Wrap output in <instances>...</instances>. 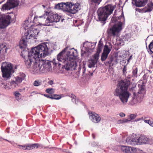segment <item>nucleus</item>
<instances>
[{"mask_svg":"<svg viewBox=\"0 0 153 153\" xmlns=\"http://www.w3.org/2000/svg\"><path fill=\"white\" fill-rule=\"evenodd\" d=\"M76 52L74 48L62 51L58 54L56 59H54L52 62L55 65L58 64L60 65L61 63L58 62H60L66 70H74L77 65L74 59L76 56Z\"/></svg>","mask_w":153,"mask_h":153,"instance_id":"obj_1","label":"nucleus"},{"mask_svg":"<svg viewBox=\"0 0 153 153\" xmlns=\"http://www.w3.org/2000/svg\"><path fill=\"white\" fill-rule=\"evenodd\" d=\"M130 82L128 79H125L120 81L115 91V95L118 97L123 105H126L131 94L128 91Z\"/></svg>","mask_w":153,"mask_h":153,"instance_id":"obj_2","label":"nucleus"},{"mask_svg":"<svg viewBox=\"0 0 153 153\" xmlns=\"http://www.w3.org/2000/svg\"><path fill=\"white\" fill-rule=\"evenodd\" d=\"M48 43H42L32 48L29 52V56H33L35 59H41L50 54Z\"/></svg>","mask_w":153,"mask_h":153,"instance_id":"obj_3","label":"nucleus"},{"mask_svg":"<svg viewBox=\"0 0 153 153\" xmlns=\"http://www.w3.org/2000/svg\"><path fill=\"white\" fill-rule=\"evenodd\" d=\"M38 20H40L42 19H45V23H39V25L50 26L51 23L59 22L61 17L56 13L45 11L42 15L38 17Z\"/></svg>","mask_w":153,"mask_h":153,"instance_id":"obj_4","label":"nucleus"},{"mask_svg":"<svg viewBox=\"0 0 153 153\" xmlns=\"http://www.w3.org/2000/svg\"><path fill=\"white\" fill-rule=\"evenodd\" d=\"M141 82L143 83V81H141ZM138 85L139 88L137 92H136L135 91L136 85L135 84H133V87L130 88V91H132L133 92L132 99L130 102L131 105L140 102L145 93V89L143 84V85L138 84Z\"/></svg>","mask_w":153,"mask_h":153,"instance_id":"obj_5","label":"nucleus"},{"mask_svg":"<svg viewBox=\"0 0 153 153\" xmlns=\"http://www.w3.org/2000/svg\"><path fill=\"white\" fill-rule=\"evenodd\" d=\"M124 18L123 16V13L122 12L121 15L118 17V20L117 22L109 29V33L114 36H117L123 29L124 25Z\"/></svg>","mask_w":153,"mask_h":153,"instance_id":"obj_6","label":"nucleus"},{"mask_svg":"<svg viewBox=\"0 0 153 153\" xmlns=\"http://www.w3.org/2000/svg\"><path fill=\"white\" fill-rule=\"evenodd\" d=\"M2 76L6 80L9 79L14 72L13 65L10 62H3L1 65Z\"/></svg>","mask_w":153,"mask_h":153,"instance_id":"obj_7","label":"nucleus"},{"mask_svg":"<svg viewBox=\"0 0 153 153\" xmlns=\"http://www.w3.org/2000/svg\"><path fill=\"white\" fill-rule=\"evenodd\" d=\"M39 33V30L35 27L30 28L25 34V37L27 39H36Z\"/></svg>","mask_w":153,"mask_h":153,"instance_id":"obj_8","label":"nucleus"},{"mask_svg":"<svg viewBox=\"0 0 153 153\" xmlns=\"http://www.w3.org/2000/svg\"><path fill=\"white\" fill-rule=\"evenodd\" d=\"M136 138L137 145L153 144V139L148 138L144 135H141L140 136H137Z\"/></svg>","mask_w":153,"mask_h":153,"instance_id":"obj_9","label":"nucleus"},{"mask_svg":"<svg viewBox=\"0 0 153 153\" xmlns=\"http://www.w3.org/2000/svg\"><path fill=\"white\" fill-rule=\"evenodd\" d=\"M81 5L79 3L74 4L69 2L68 12L74 14L78 12L81 9Z\"/></svg>","mask_w":153,"mask_h":153,"instance_id":"obj_10","label":"nucleus"},{"mask_svg":"<svg viewBox=\"0 0 153 153\" xmlns=\"http://www.w3.org/2000/svg\"><path fill=\"white\" fill-rule=\"evenodd\" d=\"M19 2L18 0H9L6 3L3 5L1 9L2 11L10 10L11 8L18 6Z\"/></svg>","mask_w":153,"mask_h":153,"instance_id":"obj_11","label":"nucleus"},{"mask_svg":"<svg viewBox=\"0 0 153 153\" xmlns=\"http://www.w3.org/2000/svg\"><path fill=\"white\" fill-rule=\"evenodd\" d=\"M10 16L9 15H0V29L5 28L10 23Z\"/></svg>","mask_w":153,"mask_h":153,"instance_id":"obj_12","label":"nucleus"},{"mask_svg":"<svg viewBox=\"0 0 153 153\" xmlns=\"http://www.w3.org/2000/svg\"><path fill=\"white\" fill-rule=\"evenodd\" d=\"M40 59H36L34 62L33 65L31 67L30 71L33 74H39L42 73V70Z\"/></svg>","mask_w":153,"mask_h":153,"instance_id":"obj_13","label":"nucleus"},{"mask_svg":"<svg viewBox=\"0 0 153 153\" xmlns=\"http://www.w3.org/2000/svg\"><path fill=\"white\" fill-rule=\"evenodd\" d=\"M40 63L41 66L42 73L49 71L51 70V62L49 60L40 59Z\"/></svg>","mask_w":153,"mask_h":153,"instance_id":"obj_14","label":"nucleus"},{"mask_svg":"<svg viewBox=\"0 0 153 153\" xmlns=\"http://www.w3.org/2000/svg\"><path fill=\"white\" fill-rule=\"evenodd\" d=\"M98 17L99 20L102 22L105 21L108 15L104 12V10L102 8H99L97 11Z\"/></svg>","mask_w":153,"mask_h":153,"instance_id":"obj_15","label":"nucleus"},{"mask_svg":"<svg viewBox=\"0 0 153 153\" xmlns=\"http://www.w3.org/2000/svg\"><path fill=\"white\" fill-rule=\"evenodd\" d=\"M89 117L90 120L95 123H97L100 122L101 118L100 115L98 114L93 112H88Z\"/></svg>","mask_w":153,"mask_h":153,"instance_id":"obj_16","label":"nucleus"},{"mask_svg":"<svg viewBox=\"0 0 153 153\" xmlns=\"http://www.w3.org/2000/svg\"><path fill=\"white\" fill-rule=\"evenodd\" d=\"M92 46V44L88 42H85L83 44V47L81 49V55L83 56L84 54L90 52V47Z\"/></svg>","mask_w":153,"mask_h":153,"instance_id":"obj_17","label":"nucleus"},{"mask_svg":"<svg viewBox=\"0 0 153 153\" xmlns=\"http://www.w3.org/2000/svg\"><path fill=\"white\" fill-rule=\"evenodd\" d=\"M120 148L121 151L125 153H134L136 151L135 148L129 146H120Z\"/></svg>","mask_w":153,"mask_h":153,"instance_id":"obj_18","label":"nucleus"},{"mask_svg":"<svg viewBox=\"0 0 153 153\" xmlns=\"http://www.w3.org/2000/svg\"><path fill=\"white\" fill-rule=\"evenodd\" d=\"M99 58L98 53L95 54L93 56V59L88 61V66L89 68L95 67V65L97 63V60Z\"/></svg>","mask_w":153,"mask_h":153,"instance_id":"obj_19","label":"nucleus"},{"mask_svg":"<svg viewBox=\"0 0 153 153\" xmlns=\"http://www.w3.org/2000/svg\"><path fill=\"white\" fill-rule=\"evenodd\" d=\"M69 2L65 3H58L55 6V7L58 9L61 10L63 11L68 12V9Z\"/></svg>","mask_w":153,"mask_h":153,"instance_id":"obj_20","label":"nucleus"},{"mask_svg":"<svg viewBox=\"0 0 153 153\" xmlns=\"http://www.w3.org/2000/svg\"><path fill=\"white\" fill-rule=\"evenodd\" d=\"M29 52L28 53V57L27 59H25V62L26 66L28 68L31 67L32 63H34L36 59H35L33 56H29Z\"/></svg>","mask_w":153,"mask_h":153,"instance_id":"obj_21","label":"nucleus"},{"mask_svg":"<svg viewBox=\"0 0 153 153\" xmlns=\"http://www.w3.org/2000/svg\"><path fill=\"white\" fill-rule=\"evenodd\" d=\"M103 10L104 12L106 13L108 16L110 15L113 12L114 7L111 4H108L103 7H101Z\"/></svg>","mask_w":153,"mask_h":153,"instance_id":"obj_22","label":"nucleus"},{"mask_svg":"<svg viewBox=\"0 0 153 153\" xmlns=\"http://www.w3.org/2000/svg\"><path fill=\"white\" fill-rule=\"evenodd\" d=\"M148 0H132V4L134 6L138 7L144 6L146 4Z\"/></svg>","mask_w":153,"mask_h":153,"instance_id":"obj_23","label":"nucleus"},{"mask_svg":"<svg viewBox=\"0 0 153 153\" xmlns=\"http://www.w3.org/2000/svg\"><path fill=\"white\" fill-rule=\"evenodd\" d=\"M153 9V3L150 2L148 3L147 7L144 8L143 9H136V11L138 10L139 12L141 11L143 12H147L151 11Z\"/></svg>","mask_w":153,"mask_h":153,"instance_id":"obj_24","label":"nucleus"},{"mask_svg":"<svg viewBox=\"0 0 153 153\" xmlns=\"http://www.w3.org/2000/svg\"><path fill=\"white\" fill-rule=\"evenodd\" d=\"M8 48L5 44H0V55H4L7 53Z\"/></svg>","mask_w":153,"mask_h":153,"instance_id":"obj_25","label":"nucleus"},{"mask_svg":"<svg viewBox=\"0 0 153 153\" xmlns=\"http://www.w3.org/2000/svg\"><path fill=\"white\" fill-rule=\"evenodd\" d=\"M30 20L28 19L25 21L24 23V28L25 30H29L32 27V24Z\"/></svg>","mask_w":153,"mask_h":153,"instance_id":"obj_26","label":"nucleus"},{"mask_svg":"<svg viewBox=\"0 0 153 153\" xmlns=\"http://www.w3.org/2000/svg\"><path fill=\"white\" fill-rule=\"evenodd\" d=\"M27 39L25 37V36L21 40L19 43V47L20 48H25L26 47L27 43L26 40Z\"/></svg>","mask_w":153,"mask_h":153,"instance_id":"obj_27","label":"nucleus"},{"mask_svg":"<svg viewBox=\"0 0 153 153\" xmlns=\"http://www.w3.org/2000/svg\"><path fill=\"white\" fill-rule=\"evenodd\" d=\"M25 75L24 73H22L20 76L16 77L15 78V81L18 84L21 83L25 78Z\"/></svg>","mask_w":153,"mask_h":153,"instance_id":"obj_28","label":"nucleus"},{"mask_svg":"<svg viewBox=\"0 0 153 153\" xmlns=\"http://www.w3.org/2000/svg\"><path fill=\"white\" fill-rule=\"evenodd\" d=\"M126 143L128 144L132 145H137V141L136 137L131 139L130 138L128 137L126 140Z\"/></svg>","mask_w":153,"mask_h":153,"instance_id":"obj_29","label":"nucleus"},{"mask_svg":"<svg viewBox=\"0 0 153 153\" xmlns=\"http://www.w3.org/2000/svg\"><path fill=\"white\" fill-rule=\"evenodd\" d=\"M39 145L38 144L35 143L33 144H27V150H30L35 148H37L38 147Z\"/></svg>","mask_w":153,"mask_h":153,"instance_id":"obj_30","label":"nucleus"},{"mask_svg":"<svg viewBox=\"0 0 153 153\" xmlns=\"http://www.w3.org/2000/svg\"><path fill=\"white\" fill-rule=\"evenodd\" d=\"M111 51V49L109 48L107 45H105L103 52L108 54Z\"/></svg>","mask_w":153,"mask_h":153,"instance_id":"obj_31","label":"nucleus"},{"mask_svg":"<svg viewBox=\"0 0 153 153\" xmlns=\"http://www.w3.org/2000/svg\"><path fill=\"white\" fill-rule=\"evenodd\" d=\"M10 84L11 88H16L18 86V83L14 80L11 81L10 82Z\"/></svg>","mask_w":153,"mask_h":153,"instance_id":"obj_32","label":"nucleus"},{"mask_svg":"<svg viewBox=\"0 0 153 153\" xmlns=\"http://www.w3.org/2000/svg\"><path fill=\"white\" fill-rule=\"evenodd\" d=\"M91 4H94L96 5H99L102 0H89Z\"/></svg>","mask_w":153,"mask_h":153,"instance_id":"obj_33","label":"nucleus"},{"mask_svg":"<svg viewBox=\"0 0 153 153\" xmlns=\"http://www.w3.org/2000/svg\"><path fill=\"white\" fill-rule=\"evenodd\" d=\"M42 81L40 80H36L33 83V85L35 86L38 87L42 84Z\"/></svg>","mask_w":153,"mask_h":153,"instance_id":"obj_34","label":"nucleus"},{"mask_svg":"<svg viewBox=\"0 0 153 153\" xmlns=\"http://www.w3.org/2000/svg\"><path fill=\"white\" fill-rule=\"evenodd\" d=\"M14 94L15 96L16 99L17 100H19L21 99V94L18 91H16L14 92Z\"/></svg>","mask_w":153,"mask_h":153,"instance_id":"obj_35","label":"nucleus"},{"mask_svg":"<svg viewBox=\"0 0 153 153\" xmlns=\"http://www.w3.org/2000/svg\"><path fill=\"white\" fill-rule=\"evenodd\" d=\"M102 45H103L102 44L100 43V42H99L98 45L97 52L96 54H97L98 53L99 55L101 51L102 50Z\"/></svg>","mask_w":153,"mask_h":153,"instance_id":"obj_36","label":"nucleus"},{"mask_svg":"<svg viewBox=\"0 0 153 153\" xmlns=\"http://www.w3.org/2000/svg\"><path fill=\"white\" fill-rule=\"evenodd\" d=\"M108 55V54L103 52L101 57V60L102 61H104L105 60L106 58H107Z\"/></svg>","mask_w":153,"mask_h":153,"instance_id":"obj_37","label":"nucleus"},{"mask_svg":"<svg viewBox=\"0 0 153 153\" xmlns=\"http://www.w3.org/2000/svg\"><path fill=\"white\" fill-rule=\"evenodd\" d=\"M149 47L150 51L153 53V40L150 43Z\"/></svg>","mask_w":153,"mask_h":153,"instance_id":"obj_38","label":"nucleus"},{"mask_svg":"<svg viewBox=\"0 0 153 153\" xmlns=\"http://www.w3.org/2000/svg\"><path fill=\"white\" fill-rule=\"evenodd\" d=\"M137 115L134 114H131L129 116V118L128 120V122L130 121L131 120H133L135 118Z\"/></svg>","mask_w":153,"mask_h":153,"instance_id":"obj_39","label":"nucleus"},{"mask_svg":"<svg viewBox=\"0 0 153 153\" xmlns=\"http://www.w3.org/2000/svg\"><path fill=\"white\" fill-rule=\"evenodd\" d=\"M128 122V120L127 119H124L123 120H120L117 122L118 123H126Z\"/></svg>","mask_w":153,"mask_h":153,"instance_id":"obj_40","label":"nucleus"},{"mask_svg":"<svg viewBox=\"0 0 153 153\" xmlns=\"http://www.w3.org/2000/svg\"><path fill=\"white\" fill-rule=\"evenodd\" d=\"M82 75L86 77L87 76L88 71H87V73L86 72V69L85 67H83L82 69Z\"/></svg>","mask_w":153,"mask_h":153,"instance_id":"obj_41","label":"nucleus"},{"mask_svg":"<svg viewBox=\"0 0 153 153\" xmlns=\"http://www.w3.org/2000/svg\"><path fill=\"white\" fill-rule=\"evenodd\" d=\"M18 146L19 148L20 149L23 150H27V144L24 145H18Z\"/></svg>","mask_w":153,"mask_h":153,"instance_id":"obj_42","label":"nucleus"},{"mask_svg":"<svg viewBox=\"0 0 153 153\" xmlns=\"http://www.w3.org/2000/svg\"><path fill=\"white\" fill-rule=\"evenodd\" d=\"M54 90L53 88H48L46 90L47 93L49 94H52L54 92Z\"/></svg>","mask_w":153,"mask_h":153,"instance_id":"obj_43","label":"nucleus"},{"mask_svg":"<svg viewBox=\"0 0 153 153\" xmlns=\"http://www.w3.org/2000/svg\"><path fill=\"white\" fill-rule=\"evenodd\" d=\"M137 68H136L134 70H133L132 73L133 74V75L135 76H137Z\"/></svg>","mask_w":153,"mask_h":153,"instance_id":"obj_44","label":"nucleus"},{"mask_svg":"<svg viewBox=\"0 0 153 153\" xmlns=\"http://www.w3.org/2000/svg\"><path fill=\"white\" fill-rule=\"evenodd\" d=\"M53 98V99L59 100L61 98V97L58 95H55L54 97H52Z\"/></svg>","mask_w":153,"mask_h":153,"instance_id":"obj_45","label":"nucleus"},{"mask_svg":"<svg viewBox=\"0 0 153 153\" xmlns=\"http://www.w3.org/2000/svg\"><path fill=\"white\" fill-rule=\"evenodd\" d=\"M48 83L50 85H52L54 84L53 81L52 80H49L48 82Z\"/></svg>","mask_w":153,"mask_h":153,"instance_id":"obj_46","label":"nucleus"},{"mask_svg":"<svg viewBox=\"0 0 153 153\" xmlns=\"http://www.w3.org/2000/svg\"><path fill=\"white\" fill-rule=\"evenodd\" d=\"M119 115L121 117H124L126 115L124 113L121 112L119 114Z\"/></svg>","mask_w":153,"mask_h":153,"instance_id":"obj_47","label":"nucleus"},{"mask_svg":"<svg viewBox=\"0 0 153 153\" xmlns=\"http://www.w3.org/2000/svg\"><path fill=\"white\" fill-rule=\"evenodd\" d=\"M72 97L73 98V99H72V101L73 102H74V101H75V103H76V97L74 95H73L72 96Z\"/></svg>","mask_w":153,"mask_h":153,"instance_id":"obj_48","label":"nucleus"},{"mask_svg":"<svg viewBox=\"0 0 153 153\" xmlns=\"http://www.w3.org/2000/svg\"><path fill=\"white\" fill-rule=\"evenodd\" d=\"M151 122V121L149 120H144V122L145 123L148 124L149 125L150 124Z\"/></svg>","mask_w":153,"mask_h":153,"instance_id":"obj_49","label":"nucleus"},{"mask_svg":"<svg viewBox=\"0 0 153 153\" xmlns=\"http://www.w3.org/2000/svg\"><path fill=\"white\" fill-rule=\"evenodd\" d=\"M126 68L125 67H124L123 69V71L124 74H125V72L126 71Z\"/></svg>","mask_w":153,"mask_h":153,"instance_id":"obj_50","label":"nucleus"},{"mask_svg":"<svg viewBox=\"0 0 153 153\" xmlns=\"http://www.w3.org/2000/svg\"><path fill=\"white\" fill-rule=\"evenodd\" d=\"M45 96L47 97L48 98H53V97H50L49 95H46L45 94H44V95Z\"/></svg>","mask_w":153,"mask_h":153,"instance_id":"obj_51","label":"nucleus"},{"mask_svg":"<svg viewBox=\"0 0 153 153\" xmlns=\"http://www.w3.org/2000/svg\"><path fill=\"white\" fill-rule=\"evenodd\" d=\"M150 125L153 127V121H151Z\"/></svg>","mask_w":153,"mask_h":153,"instance_id":"obj_52","label":"nucleus"},{"mask_svg":"<svg viewBox=\"0 0 153 153\" xmlns=\"http://www.w3.org/2000/svg\"><path fill=\"white\" fill-rule=\"evenodd\" d=\"M4 88L5 89H10V88L7 87L6 85H5V86L4 87Z\"/></svg>","mask_w":153,"mask_h":153,"instance_id":"obj_53","label":"nucleus"},{"mask_svg":"<svg viewBox=\"0 0 153 153\" xmlns=\"http://www.w3.org/2000/svg\"><path fill=\"white\" fill-rule=\"evenodd\" d=\"M4 0H0V4L2 3Z\"/></svg>","mask_w":153,"mask_h":153,"instance_id":"obj_54","label":"nucleus"},{"mask_svg":"<svg viewBox=\"0 0 153 153\" xmlns=\"http://www.w3.org/2000/svg\"><path fill=\"white\" fill-rule=\"evenodd\" d=\"M3 139L0 136V141H1L2 140H3Z\"/></svg>","mask_w":153,"mask_h":153,"instance_id":"obj_55","label":"nucleus"},{"mask_svg":"<svg viewBox=\"0 0 153 153\" xmlns=\"http://www.w3.org/2000/svg\"><path fill=\"white\" fill-rule=\"evenodd\" d=\"M131 57H132V56H130V57H129V59L128 60V61H129V59H131Z\"/></svg>","mask_w":153,"mask_h":153,"instance_id":"obj_56","label":"nucleus"},{"mask_svg":"<svg viewBox=\"0 0 153 153\" xmlns=\"http://www.w3.org/2000/svg\"><path fill=\"white\" fill-rule=\"evenodd\" d=\"M5 140L9 142H10V143H12L11 142V141H8V140H6V139Z\"/></svg>","mask_w":153,"mask_h":153,"instance_id":"obj_57","label":"nucleus"},{"mask_svg":"<svg viewBox=\"0 0 153 153\" xmlns=\"http://www.w3.org/2000/svg\"><path fill=\"white\" fill-rule=\"evenodd\" d=\"M152 67L153 68V60L152 62Z\"/></svg>","mask_w":153,"mask_h":153,"instance_id":"obj_58","label":"nucleus"},{"mask_svg":"<svg viewBox=\"0 0 153 153\" xmlns=\"http://www.w3.org/2000/svg\"><path fill=\"white\" fill-rule=\"evenodd\" d=\"M114 18H113L111 20L113 21V20H114Z\"/></svg>","mask_w":153,"mask_h":153,"instance_id":"obj_59","label":"nucleus"},{"mask_svg":"<svg viewBox=\"0 0 153 153\" xmlns=\"http://www.w3.org/2000/svg\"><path fill=\"white\" fill-rule=\"evenodd\" d=\"M87 153H92V152H87Z\"/></svg>","mask_w":153,"mask_h":153,"instance_id":"obj_60","label":"nucleus"},{"mask_svg":"<svg viewBox=\"0 0 153 153\" xmlns=\"http://www.w3.org/2000/svg\"><path fill=\"white\" fill-rule=\"evenodd\" d=\"M42 6L44 8H45V6L44 5H42Z\"/></svg>","mask_w":153,"mask_h":153,"instance_id":"obj_61","label":"nucleus"},{"mask_svg":"<svg viewBox=\"0 0 153 153\" xmlns=\"http://www.w3.org/2000/svg\"><path fill=\"white\" fill-rule=\"evenodd\" d=\"M92 74H93V73H91V76L92 75Z\"/></svg>","mask_w":153,"mask_h":153,"instance_id":"obj_62","label":"nucleus"},{"mask_svg":"<svg viewBox=\"0 0 153 153\" xmlns=\"http://www.w3.org/2000/svg\"><path fill=\"white\" fill-rule=\"evenodd\" d=\"M145 77H146V75H144V76H143L144 78Z\"/></svg>","mask_w":153,"mask_h":153,"instance_id":"obj_63","label":"nucleus"},{"mask_svg":"<svg viewBox=\"0 0 153 153\" xmlns=\"http://www.w3.org/2000/svg\"><path fill=\"white\" fill-rule=\"evenodd\" d=\"M150 78H151V79H152V77H151V76L150 77Z\"/></svg>","mask_w":153,"mask_h":153,"instance_id":"obj_64","label":"nucleus"}]
</instances>
